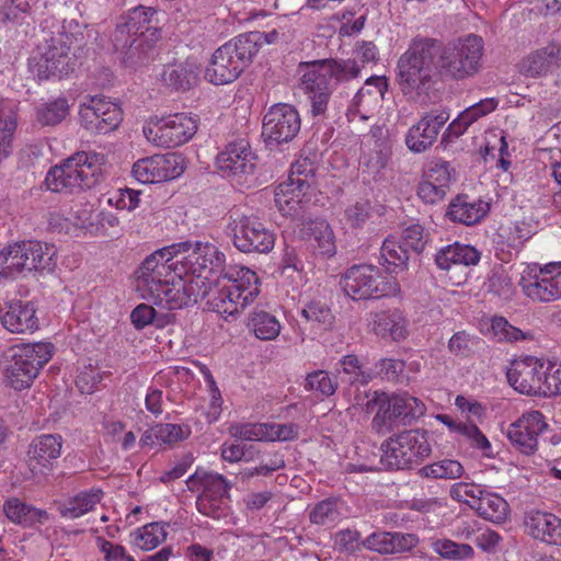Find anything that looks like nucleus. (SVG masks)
Returning a JSON list of instances; mask_svg holds the SVG:
<instances>
[{
    "label": "nucleus",
    "mask_w": 561,
    "mask_h": 561,
    "mask_svg": "<svg viewBox=\"0 0 561 561\" xmlns=\"http://www.w3.org/2000/svg\"><path fill=\"white\" fill-rule=\"evenodd\" d=\"M423 178L448 191L451 179L449 163L444 160L431 162L424 171Z\"/></svg>",
    "instance_id": "obj_62"
},
{
    "label": "nucleus",
    "mask_w": 561,
    "mask_h": 561,
    "mask_svg": "<svg viewBox=\"0 0 561 561\" xmlns=\"http://www.w3.org/2000/svg\"><path fill=\"white\" fill-rule=\"evenodd\" d=\"M392 399V411L397 412L401 421L410 422L424 415L425 404L417 398L408 393L394 394Z\"/></svg>",
    "instance_id": "obj_46"
},
{
    "label": "nucleus",
    "mask_w": 561,
    "mask_h": 561,
    "mask_svg": "<svg viewBox=\"0 0 561 561\" xmlns=\"http://www.w3.org/2000/svg\"><path fill=\"white\" fill-rule=\"evenodd\" d=\"M218 169L225 176H242L253 174L256 156L245 139L229 142L216 158Z\"/></svg>",
    "instance_id": "obj_25"
},
{
    "label": "nucleus",
    "mask_w": 561,
    "mask_h": 561,
    "mask_svg": "<svg viewBox=\"0 0 561 561\" xmlns=\"http://www.w3.org/2000/svg\"><path fill=\"white\" fill-rule=\"evenodd\" d=\"M339 363L350 383L367 385L373 378L371 374L364 368L359 358L354 354L343 356Z\"/></svg>",
    "instance_id": "obj_54"
},
{
    "label": "nucleus",
    "mask_w": 561,
    "mask_h": 561,
    "mask_svg": "<svg viewBox=\"0 0 561 561\" xmlns=\"http://www.w3.org/2000/svg\"><path fill=\"white\" fill-rule=\"evenodd\" d=\"M183 172L179 157L174 153L153 154L137 160L131 169L133 176L140 183H160L175 179Z\"/></svg>",
    "instance_id": "obj_24"
},
{
    "label": "nucleus",
    "mask_w": 561,
    "mask_h": 561,
    "mask_svg": "<svg viewBox=\"0 0 561 561\" xmlns=\"http://www.w3.org/2000/svg\"><path fill=\"white\" fill-rule=\"evenodd\" d=\"M55 351L51 343L38 342L12 346L8 352L5 377L15 390L28 388Z\"/></svg>",
    "instance_id": "obj_10"
},
{
    "label": "nucleus",
    "mask_w": 561,
    "mask_h": 561,
    "mask_svg": "<svg viewBox=\"0 0 561 561\" xmlns=\"http://www.w3.org/2000/svg\"><path fill=\"white\" fill-rule=\"evenodd\" d=\"M489 210V203L482 199L471 201L467 195H459L450 202L447 216L454 222L472 226L480 222Z\"/></svg>",
    "instance_id": "obj_31"
},
{
    "label": "nucleus",
    "mask_w": 561,
    "mask_h": 561,
    "mask_svg": "<svg viewBox=\"0 0 561 561\" xmlns=\"http://www.w3.org/2000/svg\"><path fill=\"white\" fill-rule=\"evenodd\" d=\"M81 126L90 133L108 134L121 124L122 111L115 103L93 96L80 107Z\"/></svg>",
    "instance_id": "obj_22"
},
{
    "label": "nucleus",
    "mask_w": 561,
    "mask_h": 561,
    "mask_svg": "<svg viewBox=\"0 0 561 561\" xmlns=\"http://www.w3.org/2000/svg\"><path fill=\"white\" fill-rule=\"evenodd\" d=\"M64 439L59 434H42L28 446L26 465L32 479L41 482L54 469L55 461L61 455Z\"/></svg>",
    "instance_id": "obj_19"
},
{
    "label": "nucleus",
    "mask_w": 561,
    "mask_h": 561,
    "mask_svg": "<svg viewBox=\"0 0 561 561\" xmlns=\"http://www.w3.org/2000/svg\"><path fill=\"white\" fill-rule=\"evenodd\" d=\"M307 412V404L302 400L288 403L283 409V419L287 420V422L283 424V442L297 439L299 437L300 432L308 424Z\"/></svg>",
    "instance_id": "obj_38"
},
{
    "label": "nucleus",
    "mask_w": 561,
    "mask_h": 561,
    "mask_svg": "<svg viewBox=\"0 0 561 561\" xmlns=\"http://www.w3.org/2000/svg\"><path fill=\"white\" fill-rule=\"evenodd\" d=\"M548 428L545 415L537 410L523 413L508 426L507 438L522 454L533 455L538 449V438Z\"/></svg>",
    "instance_id": "obj_21"
},
{
    "label": "nucleus",
    "mask_w": 561,
    "mask_h": 561,
    "mask_svg": "<svg viewBox=\"0 0 561 561\" xmlns=\"http://www.w3.org/2000/svg\"><path fill=\"white\" fill-rule=\"evenodd\" d=\"M561 396V363L545 366L543 398Z\"/></svg>",
    "instance_id": "obj_64"
},
{
    "label": "nucleus",
    "mask_w": 561,
    "mask_h": 561,
    "mask_svg": "<svg viewBox=\"0 0 561 561\" xmlns=\"http://www.w3.org/2000/svg\"><path fill=\"white\" fill-rule=\"evenodd\" d=\"M305 390L316 392L322 397H330L335 393L337 382L327 370H314L309 373L305 379Z\"/></svg>",
    "instance_id": "obj_52"
},
{
    "label": "nucleus",
    "mask_w": 561,
    "mask_h": 561,
    "mask_svg": "<svg viewBox=\"0 0 561 561\" xmlns=\"http://www.w3.org/2000/svg\"><path fill=\"white\" fill-rule=\"evenodd\" d=\"M104 163L105 157L103 153L95 151L76 152L59 165L49 169L45 178V184L49 191L58 193L90 188L98 183Z\"/></svg>",
    "instance_id": "obj_6"
},
{
    "label": "nucleus",
    "mask_w": 561,
    "mask_h": 561,
    "mask_svg": "<svg viewBox=\"0 0 561 561\" xmlns=\"http://www.w3.org/2000/svg\"><path fill=\"white\" fill-rule=\"evenodd\" d=\"M480 252L469 245L455 242L442 248L435 255V262L440 270H448L451 265H477L480 261Z\"/></svg>",
    "instance_id": "obj_33"
},
{
    "label": "nucleus",
    "mask_w": 561,
    "mask_h": 561,
    "mask_svg": "<svg viewBox=\"0 0 561 561\" xmlns=\"http://www.w3.org/2000/svg\"><path fill=\"white\" fill-rule=\"evenodd\" d=\"M167 524L150 523L135 531V543L142 550H152L167 539Z\"/></svg>",
    "instance_id": "obj_47"
},
{
    "label": "nucleus",
    "mask_w": 561,
    "mask_h": 561,
    "mask_svg": "<svg viewBox=\"0 0 561 561\" xmlns=\"http://www.w3.org/2000/svg\"><path fill=\"white\" fill-rule=\"evenodd\" d=\"M301 76V88L311 104L313 116L322 115L328 108L333 85H340L359 78L362 66L357 60L329 58L310 62Z\"/></svg>",
    "instance_id": "obj_3"
},
{
    "label": "nucleus",
    "mask_w": 561,
    "mask_h": 561,
    "mask_svg": "<svg viewBox=\"0 0 561 561\" xmlns=\"http://www.w3.org/2000/svg\"><path fill=\"white\" fill-rule=\"evenodd\" d=\"M178 277V280L172 282L168 278L146 299H151L154 305L168 310L182 309L196 304L199 299H205L206 287H203L201 279L191 280L188 277Z\"/></svg>",
    "instance_id": "obj_17"
},
{
    "label": "nucleus",
    "mask_w": 561,
    "mask_h": 561,
    "mask_svg": "<svg viewBox=\"0 0 561 561\" xmlns=\"http://www.w3.org/2000/svg\"><path fill=\"white\" fill-rule=\"evenodd\" d=\"M16 127L18 103L9 99H0V162L12 153Z\"/></svg>",
    "instance_id": "obj_32"
},
{
    "label": "nucleus",
    "mask_w": 561,
    "mask_h": 561,
    "mask_svg": "<svg viewBox=\"0 0 561 561\" xmlns=\"http://www.w3.org/2000/svg\"><path fill=\"white\" fill-rule=\"evenodd\" d=\"M477 514L485 520L495 524L504 523L510 515V505L500 494L483 490L479 503L476 507Z\"/></svg>",
    "instance_id": "obj_36"
},
{
    "label": "nucleus",
    "mask_w": 561,
    "mask_h": 561,
    "mask_svg": "<svg viewBox=\"0 0 561 561\" xmlns=\"http://www.w3.org/2000/svg\"><path fill=\"white\" fill-rule=\"evenodd\" d=\"M250 324L255 336L260 340H273L280 332V324L278 320L264 311L255 313L252 317Z\"/></svg>",
    "instance_id": "obj_53"
},
{
    "label": "nucleus",
    "mask_w": 561,
    "mask_h": 561,
    "mask_svg": "<svg viewBox=\"0 0 561 561\" xmlns=\"http://www.w3.org/2000/svg\"><path fill=\"white\" fill-rule=\"evenodd\" d=\"M184 245L170 244L163 247L148 255L135 272L136 288L147 298L149 295L164 283L172 274H175L178 264L176 251L185 249Z\"/></svg>",
    "instance_id": "obj_15"
},
{
    "label": "nucleus",
    "mask_w": 561,
    "mask_h": 561,
    "mask_svg": "<svg viewBox=\"0 0 561 561\" xmlns=\"http://www.w3.org/2000/svg\"><path fill=\"white\" fill-rule=\"evenodd\" d=\"M484 488L474 483L459 482L450 488V496L455 501L461 502L476 511Z\"/></svg>",
    "instance_id": "obj_55"
},
{
    "label": "nucleus",
    "mask_w": 561,
    "mask_h": 561,
    "mask_svg": "<svg viewBox=\"0 0 561 561\" xmlns=\"http://www.w3.org/2000/svg\"><path fill=\"white\" fill-rule=\"evenodd\" d=\"M561 66V44L550 43L525 57L520 71L527 77L537 78L548 75Z\"/></svg>",
    "instance_id": "obj_28"
},
{
    "label": "nucleus",
    "mask_w": 561,
    "mask_h": 561,
    "mask_svg": "<svg viewBox=\"0 0 561 561\" xmlns=\"http://www.w3.org/2000/svg\"><path fill=\"white\" fill-rule=\"evenodd\" d=\"M103 380L101 370L93 366L84 367L76 378V386L81 393H93L99 390Z\"/></svg>",
    "instance_id": "obj_61"
},
{
    "label": "nucleus",
    "mask_w": 561,
    "mask_h": 561,
    "mask_svg": "<svg viewBox=\"0 0 561 561\" xmlns=\"http://www.w3.org/2000/svg\"><path fill=\"white\" fill-rule=\"evenodd\" d=\"M295 230L297 236L308 242L320 255L331 257L336 253L335 234L323 218L304 219Z\"/></svg>",
    "instance_id": "obj_26"
},
{
    "label": "nucleus",
    "mask_w": 561,
    "mask_h": 561,
    "mask_svg": "<svg viewBox=\"0 0 561 561\" xmlns=\"http://www.w3.org/2000/svg\"><path fill=\"white\" fill-rule=\"evenodd\" d=\"M523 294L533 302L549 304L561 299V262L534 264L520 280Z\"/></svg>",
    "instance_id": "obj_16"
},
{
    "label": "nucleus",
    "mask_w": 561,
    "mask_h": 561,
    "mask_svg": "<svg viewBox=\"0 0 561 561\" xmlns=\"http://www.w3.org/2000/svg\"><path fill=\"white\" fill-rule=\"evenodd\" d=\"M7 517L23 527H33L37 524H44L49 519V514L42 508L34 507L21 502L19 499H10L3 506Z\"/></svg>",
    "instance_id": "obj_34"
},
{
    "label": "nucleus",
    "mask_w": 561,
    "mask_h": 561,
    "mask_svg": "<svg viewBox=\"0 0 561 561\" xmlns=\"http://www.w3.org/2000/svg\"><path fill=\"white\" fill-rule=\"evenodd\" d=\"M409 324L402 310L392 309L375 314L373 331L382 339L390 337L394 342H400L408 337Z\"/></svg>",
    "instance_id": "obj_30"
},
{
    "label": "nucleus",
    "mask_w": 561,
    "mask_h": 561,
    "mask_svg": "<svg viewBox=\"0 0 561 561\" xmlns=\"http://www.w3.org/2000/svg\"><path fill=\"white\" fill-rule=\"evenodd\" d=\"M68 114L69 104L65 98H57L53 101L42 103L36 107V121L42 126L58 125Z\"/></svg>",
    "instance_id": "obj_45"
},
{
    "label": "nucleus",
    "mask_w": 561,
    "mask_h": 561,
    "mask_svg": "<svg viewBox=\"0 0 561 561\" xmlns=\"http://www.w3.org/2000/svg\"><path fill=\"white\" fill-rule=\"evenodd\" d=\"M198 121L190 113H174L151 119L144 126L149 142L162 148H175L186 144L196 134Z\"/></svg>",
    "instance_id": "obj_13"
},
{
    "label": "nucleus",
    "mask_w": 561,
    "mask_h": 561,
    "mask_svg": "<svg viewBox=\"0 0 561 561\" xmlns=\"http://www.w3.org/2000/svg\"><path fill=\"white\" fill-rule=\"evenodd\" d=\"M130 319L134 327L138 330L150 324L157 328H162L164 324L163 317H159L154 308L146 304L138 305L131 311Z\"/></svg>",
    "instance_id": "obj_59"
},
{
    "label": "nucleus",
    "mask_w": 561,
    "mask_h": 561,
    "mask_svg": "<svg viewBox=\"0 0 561 561\" xmlns=\"http://www.w3.org/2000/svg\"><path fill=\"white\" fill-rule=\"evenodd\" d=\"M262 140L271 152L280 149V103L273 104L263 117Z\"/></svg>",
    "instance_id": "obj_43"
},
{
    "label": "nucleus",
    "mask_w": 561,
    "mask_h": 561,
    "mask_svg": "<svg viewBox=\"0 0 561 561\" xmlns=\"http://www.w3.org/2000/svg\"><path fill=\"white\" fill-rule=\"evenodd\" d=\"M154 426L160 445H173L186 439L191 435L188 425L159 423Z\"/></svg>",
    "instance_id": "obj_57"
},
{
    "label": "nucleus",
    "mask_w": 561,
    "mask_h": 561,
    "mask_svg": "<svg viewBox=\"0 0 561 561\" xmlns=\"http://www.w3.org/2000/svg\"><path fill=\"white\" fill-rule=\"evenodd\" d=\"M186 484L193 492L201 491L196 500L201 514L214 519L226 515L231 485L222 474L197 470L188 477Z\"/></svg>",
    "instance_id": "obj_12"
},
{
    "label": "nucleus",
    "mask_w": 561,
    "mask_h": 561,
    "mask_svg": "<svg viewBox=\"0 0 561 561\" xmlns=\"http://www.w3.org/2000/svg\"><path fill=\"white\" fill-rule=\"evenodd\" d=\"M432 548L442 558L454 561L470 559L474 553L470 545L458 543L446 538L433 541Z\"/></svg>",
    "instance_id": "obj_49"
},
{
    "label": "nucleus",
    "mask_w": 561,
    "mask_h": 561,
    "mask_svg": "<svg viewBox=\"0 0 561 561\" xmlns=\"http://www.w3.org/2000/svg\"><path fill=\"white\" fill-rule=\"evenodd\" d=\"M408 250L393 238H387L381 248L379 263L390 273L403 271L408 266Z\"/></svg>",
    "instance_id": "obj_42"
},
{
    "label": "nucleus",
    "mask_w": 561,
    "mask_h": 561,
    "mask_svg": "<svg viewBox=\"0 0 561 561\" xmlns=\"http://www.w3.org/2000/svg\"><path fill=\"white\" fill-rule=\"evenodd\" d=\"M378 105V94L369 93L367 89L360 88L347 107V121L353 122L356 117L367 121Z\"/></svg>",
    "instance_id": "obj_44"
},
{
    "label": "nucleus",
    "mask_w": 561,
    "mask_h": 561,
    "mask_svg": "<svg viewBox=\"0 0 561 561\" xmlns=\"http://www.w3.org/2000/svg\"><path fill=\"white\" fill-rule=\"evenodd\" d=\"M490 330L499 341L517 342L526 340V334L518 328L512 325L503 317H494L491 321Z\"/></svg>",
    "instance_id": "obj_58"
},
{
    "label": "nucleus",
    "mask_w": 561,
    "mask_h": 561,
    "mask_svg": "<svg viewBox=\"0 0 561 561\" xmlns=\"http://www.w3.org/2000/svg\"><path fill=\"white\" fill-rule=\"evenodd\" d=\"M524 525L533 538L550 545H561V518L554 514L541 511L527 512Z\"/></svg>",
    "instance_id": "obj_27"
},
{
    "label": "nucleus",
    "mask_w": 561,
    "mask_h": 561,
    "mask_svg": "<svg viewBox=\"0 0 561 561\" xmlns=\"http://www.w3.org/2000/svg\"><path fill=\"white\" fill-rule=\"evenodd\" d=\"M2 325L12 333H33L38 329L36 308L32 301L15 300L1 316Z\"/></svg>",
    "instance_id": "obj_29"
},
{
    "label": "nucleus",
    "mask_w": 561,
    "mask_h": 561,
    "mask_svg": "<svg viewBox=\"0 0 561 561\" xmlns=\"http://www.w3.org/2000/svg\"><path fill=\"white\" fill-rule=\"evenodd\" d=\"M457 433L460 434L472 447L482 450L485 455L491 450V443L479 427L471 422H463L457 425Z\"/></svg>",
    "instance_id": "obj_60"
},
{
    "label": "nucleus",
    "mask_w": 561,
    "mask_h": 561,
    "mask_svg": "<svg viewBox=\"0 0 561 561\" xmlns=\"http://www.w3.org/2000/svg\"><path fill=\"white\" fill-rule=\"evenodd\" d=\"M313 176V167L308 158L298 159L291 164L287 178V186L291 187V192L296 190L304 192L309 187V178Z\"/></svg>",
    "instance_id": "obj_51"
},
{
    "label": "nucleus",
    "mask_w": 561,
    "mask_h": 561,
    "mask_svg": "<svg viewBox=\"0 0 561 561\" xmlns=\"http://www.w3.org/2000/svg\"><path fill=\"white\" fill-rule=\"evenodd\" d=\"M175 245H188L185 249L176 251L178 264L175 265V275L188 277L191 280L201 279L203 287L211 284L210 277H216L218 282L226 277L227 271L239 265L226 263V255L219 248L210 242L202 241H182Z\"/></svg>",
    "instance_id": "obj_4"
},
{
    "label": "nucleus",
    "mask_w": 561,
    "mask_h": 561,
    "mask_svg": "<svg viewBox=\"0 0 561 561\" xmlns=\"http://www.w3.org/2000/svg\"><path fill=\"white\" fill-rule=\"evenodd\" d=\"M508 383L519 393L543 397L545 363L534 356L515 359L506 373Z\"/></svg>",
    "instance_id": "obj_20"
},
{
    "label": "nucleus",
    "mask_w": 561,
    "mask_h": 561,
    "mask_svg": "<svg viewBox=\"0 0 561 561\" xmlns=\"http://www.w3.org/2000/svg\"><path fill=\"white\" fill-rule=\"evenodd\" d=\"M463 472V466L454 459H444L419 470L421 477L432 479H458Z\"/></svg>",
    "instance_id": "obj_48"
},
{
    "label": "nucleus",
    "mask_w": 561,
    "mask_h": 561,
    "mask_svg": "<svg viewBox=\"0 0 561 561\" xmlns=\"http://www.w3.org/2000/svg\"><path fill=\"white\" fill-rule=\"evenodd\" d=\"M197 76V67L187 60L184 64L167 66L162 72V80L175 90L185 91L196 82Z\"/></svg>",
    "instance_id": "obj_40"
},
{
    "label": "nucleus",
    "mask_w": 561,
    "mask_h": 561,
    "mask_svg": "<svg viewBox=\"0 0 561 561\" xmlns=\"http://www.w3.org/2000/svg\"><path fill=\"white\" fill-rule=\"evenodd\" d=\"M381 465L389 470L411 469L432 453L427 433L420 430L403 431L381 445Z\"/></svg>",
    "instance_id": "obj_11"
},
{
    "label": "nucleus",
    "mask_w": 561,
    "mask_h": 561,
    "mask_svg": "<svg viewBox=\"0 0 561 561\" xmlns=\"http://www.w3.org/2000/svg\"><path fill=\"white\" fill-rule=\"evenodd\" d=\"M102 495L100 489L79 492L60 506V514L66 518H78L92 511L100 503Z\"/></svg>",
    "instance_id": "obj_39"
},
{
    "label": "nucleus",
    "mask_w": 561,
    "mask_h": 561,
    "mask_svg": "<svg viewBox=\"0 0 561 561\" xmlns=\"http://www.w3.org/2000/svg\"><path fill=\"white\" fill-rule=\"evenodd\" d=\"M481 343V339L467 331L455 332L448 341V351L459 358L470 357Z\"/></svg>",
    "instance_id": "obj_50"
},
{
    "label": "nucleus",
    "mask_w": 561,
    "mask_h": 561,
    "mask_svg": "<svg viewBox=\"0 0 561 561\" xmlns=\"http://www.w3.org/2000/svg\"><path fill=\"white\" fill-rule=\"evenodd\" d=\"M377 412L371 425L379 434L389 433L400 420L397 412L392 411V399L385 392H375L374 398L367 402V410Z\"/></svg>",
    "instance_id": "obj_35"
},
{
    "label": "nucleus",
    "mask_w": 561,
    "mask_h": 561,
    "mask_svg": "<svg viewBox=\"0 0 561 561\" xmlns=\"http://www.w3.org/2000/svg\"><path fill=\"white\" fill-rule=\"evenodd\" d=\"M56 264L55 245L36 240L14 242L0 250V285L24 272L50 273Z\"/></svg>",
    "instance_id": "obj_5"
},
{
    "label": "nucleus",
    "mask_w": 561,
    "mask_h": 561,
    "mask_svg": "<svg viewBox=\"0 0 561 561\" xmlns=\"http://www.w3.org/2000/svg\"><path fill=\"white\" fill-rule=\"evenodd\" d=\"M220 451L222 459L229 462L249 461L255 454L253 445L241 442L238 438H234L232 442H225L220 447Z\"/></svg>",
    "instance_id": "obj_56"
},
{
    "label": "nucleus",
    "mask_w": 561,
    "mask_h": 561,
    "mask_svg": "<svg viewBox=\"0 0 561 561\" xmlns=\"http://www.w3.org/2000/svg\"><path fill=\"white\" fill-rule=\"evenodd\" d=\"M259 38L257 34H240L217 48L205 70L206 80L221 85L238 79L252 62Z\"/></svg>",
    "instance_id": "obj_9"
},
{
    "label": "nucleus",
    "mask_w": 561,
    "mask_h": 561,
    "mask_svg": "<svg viewBox=\"0 0 561 561\" xmlns=\"http://www.w3.org/2000/svg\"><path fill=\"white\" fill-rule=\"evenodd\" d=\"M157 13L153 8L139 5L122 16L113 34V44L124 54V61L137 66L148 59L152 45L145 33L149 31L151 18Z\"/></svg>",
    "instance_id": "obj_8"
},
{
    "label": "nucleus",
    "mask_w": 561,
    "mask_h": 561,
    "mask_svg": "<svg viewBox=\"0 0 561 561\" xmlns=\"http://www.w3.org/2000/svg\"><path fill=\"white\" fill-rule=\"evenodd\" d=\"M344 516V502L340 497H328L318 502L309 513L312 524L330 526Z\"/></svg>",
    "instance_id": "obj_41"
},
{
    "label": "nucleus",
    "mask_w": 561,
    "mask_h": 561,
    "mask_svg": "<svg viewBox=\"0 0 561 561\" xmlns=\"http://www.w3.org/2000/svg\"><path fill=\"white\" fill-rule=\"evenodd\" d=\"M230 434L241 442H274L280 439V425L270 423L233 424L230 426Z\"/></svg>",
    "instance_id": "obj_37"
},
{
    "label": "nucleus",
    "mask_w": 561,
    "mask_h": 561,
    "mask_svg": "<svg viewBox=\"0 0 561 561\" xmlns=\"http://www.w3.org/2000/svg\"><path fill=\"white\" fill-rule=\"evenodd\" d=\"M484 53L481 36L468 34L444 44L440 39L415 36L397 64V80L404 96L419 100L434 84V77L465 80L480 71Z\"/></svg>",
    "instance_id": "obj_1"
},
{
    "label": "nucleus",
    "mask_w": 561,
    "mask_h": 561,
    "mask_svg": "<svg viewBox=\"0 0 561 561\" xmlns=\"http://www.w3.org/2000/svg\"><path fill=\"white\" fill-rule=\"evenodd\" d=\"M427 242V233L419 224H412L402 231V243L408 250L411 249L416 253H421Z\"/></svg>",
    "instance_id": "obj_63"
},
{
    "label": "nucleus",
    "mask_w": 561,
    "mask_h": 561,
    "mask_svg": "<svg viewBox=\"0 0 561 561\" xmlns=\"http://www.w3.org/2000/svg\"><path fill=\"white\" fill-rule=\"evenodd\" d=\"M449 119L445 111H431L421 116L405 134L404 142L413 153H423L436 142L439 131Z\"/></svg>",
    "instance_id": "obj_23"
},
{
    "label": "nucleus",
    "mask_w": 561,
    "mask_h": 561,
    "mask_svg": "<svg viewBox=\"0 0 561 561\" xmlns=\"http://www.w3.org/2000/svg\"><path fill=\"white\" fill-rule=\"evenodd\" d=\"M221 280L228 284H222L220 288L208 285L205 298L209 308L224 317L238 314L259 295V278L248 267L229 268Z\"/></svg>",
    "instance_id": "obj_7"
},
{
    "label": "nucleus",
    "mask_w": 561,
    "mask_h": 561,
    "mask_svg": "<svg viewBox=\"0 0 561 561\" xmlns=\"http://www.w3.org/2000/svg\"><path fill=\"white\" fill-rule=\"evenodd\" d=\"M94 31L77 20H65L57 31L47 33L39 47L41 57L36 62L39 79L69 76L75 71L76 60L80 58L94 39Z\"/></svg>",
    "instance_id": "obj_2"
},
{
    "label": "nucleus",
    "mask_w": 561,
    "mask_h": 561,
    "mask_svg": "<svg viewBox=\"0 0 561 561\" xmlns=\"http://www.w3.org/2000/svg\"><path fill=\"white\" fill-rule=\"evenodd\" d=\"M341 286L354 300L394 295L399 290L397 283L386 280L379 268L371 264L350 267L341 280Z\"/></svg>",
    "instance_id": "obj_14"
},
{
    "label": "nucleus",
    "mask_w": 561,
    "mask_h": 561,
    "mask_svg": "<svg viewBox=\"0 0 561 561\" xmlns=\"http://www.w3.org/2000/svg\"><path fill=\"white\" fill-rule=\"evenodd\" d=\"M229 227L232 243L240 252L268 253L274 248V234L255 217L239 216Z\"/></svg>",
    "instance_id": "obj_18"
}]
</instances>
